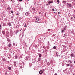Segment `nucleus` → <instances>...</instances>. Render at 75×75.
<instances>
[{
    "label": "nucleus",
    "instance_id": "15",
    "mask_svg": "<svg viewBox=\"0 0 75 75\" xmlns=\"http://www.w3.org/2000/svg\"><path fill=\"white\" fill-rule=\"evenodd\" d=\"M62 3L63 4H65V3H67V1H62Z\"/></svg>",
    "mask_w": 75,
    "mask_h": 75
},
{
    "label": "nucleus",
    "instance_id": "43",
    "mask_svg": "<svg viewBox=\"0 0 75 75\" xmlns=\"http://www.w3.org/2000/svg\"><path fill=\"white\" fill-rule=\"evenodd\" d=\"M57 3H59V1L58 0H57Z\"/></svg>",
    "mask_w": 75,
    "mask_h": 75
},
{
    "label": "nucleus",
    "instance_id": "34",
    "mask_svg": "<svg viewBox=\"0 0 75 75\" xmlns=\"http://www.w3.org/2000/svg\"><path fill=\"white\" fill-rule=\"evenodd\" d=\"M4 50H6L7 49V47H4Z\"/></svg>",
    "mask_w": 75,
    "mask_h": 75
},
{
    "label": "nucleus",
    "instance_id": "58",
    "mask_svg": "<svg viewBox=\"0 0 75 75\" xmlns=\"http://www.w3.org/2000/svg\"><path fill=\"white\" fill-rule=\"evenodd\" d=\"M73 18H72V17H71V20H72Z\"/></svg>",
    "mask_w": 75,
    "mask_h": 75
},
{
    "label": "nucleus",
    "instance_id": "29",
    "mask_svg": "<svg viewBox=\"0 0 75 75\" xmlns=\"http://www.w3.org/2000/svg\"><path fill=\"white\" fill-rule=\"evenodd\" d=\"M15 58L16 59H17V56H15Z\"/></svg>",
    "mask_w": 75,
    "mask_h": 75
},
{
    "label": "nucleus",
    "instance_id": "13",
    "mask_svg": "<svg viewBox=\"0 0 75 75\" xmlns=\"http://www.w3.org/2000/svg\"><path fill=\"white\" fill-rule=\"evenodd\" d=\"M11 43H10L8 45V47H11Z\"/></svg>",
    "mask_w": 75,
    "mask_h": 75
},
{
    "label": "nucleus",
    "instance_id": "11",
    "mask_svg": "<svg viewBox=\"0 0 75 75\" xmlns=\"http://www.w3.org/2000/svg\"><path fill=\"white\" fill-rule=\"evenodd\" d=\"M69 7H70V8H71V7H72V4H69Z\"/></svg>",
    "mask_w": 75,
    "mask_h": 75
},
{
    "label": "nucleus",
    "instance_id": "41",
    "mask_svg": "<svg viewBox=\"0 0 75 75\" xmlns=\"http://www.w3.org/2000/svg\"><path fill=\"white\" fill-rule=\"evenodd\" d=\"M27 49H25V52H26V51H27Z\"/></svg>",
    "mask_w": 75,
    "mask_h": 75
},
{
    "label": "nucleus",
    "instance_id": "61",
    "mask_svg": "<svg viewBox=\"0 0 75 75\" xmlns=\"http://www.w3.org/2000/svg\"><path fill=\"white\" fill-rule=\"evenodd\" d=\"M74 63L75 64V60H74Z\"/></svg>",
    "mask_w": 75,
    "mask_h": 75
},
{
    "label": "nucleus",
    "instance_id": "1",
    "mask_svg": "<svg viewBox=\"0 0 75 75\" xmlns=\"http://www.w3.org/2000/svg\"><path fill=\"white\" fill-rule=\"evenodd\" d=\"M29 57H28V56H26L25 57V60H26V61H28V58Z\"/></svg>",
    "mask_w": 75,
    "mask_h": 75
},
{
    "label": "nucleus",
    "instance_id": "25",
    "mask_svg": "<svg viewBox=\"0 0 75 75\" xmlns=\"http://www.w3.org/2000/svg\"><path fill=\"white\" fill-rule=\"evenodd\" d=\"M47 3L48 4H51V1H48Z\"/></svg>",
    "mask_w": 75,
    "mask_h": 75
},
{
    "label": "nucleus",
    "instance_id": "46",
    "mask_svg": "<svg viewBox=\"0 0 75 75\" xmlns=\"http://www.w3.org/2000/svg\"><path fill=\"white\" fill-rule=\"evenodd\" d=\"M8 59H10L11 58V57H9L8 56Z\"/></svg>",
    "mask_w": 75,
    "mask_h": 75
},
{
    "label": "nucleus",
    "instance_id": "63",
    "mask_svg": "<svg viewBox=\"0 0 75 75\" xmlns=\"http://www.w3.org/2000/svg\"><path fill=\"white\" fill-rule=\"evenodd\" d=\"M39 21V19H38L37 20V21Z\"/></svg>",
    "mask_w": 75,
    "mask_h": 75
},
{
    "label": "nucleus",
    "instance_id": "28",
    "mask_svg": "<svg viewBox=\"0 0 75 75\" xmlns=\"http://www.w3.org/2000/svg\"><path fill=\"white\" fill-rule=\"evenodd\" d=\"M35 23H40V21H35Z\"/></svg>",
    "mask_w": 75,
    "mask_h": 75
},
{
    "label": "nucleus",
    "instance_id": "5",
    "mask_svg": "<svg viewBox=\"0 0 75 75\" xmlns=\"http://www.w3.org/2000/svg\"><path fill=\"white\" fill-rule=\"evenodd\" d=\"M41 57L38 58V62H40V61H41Z\"/></svg>",
    "mask_w": 75,
    "mask_h": 75
},
{
    "label": "nucleus",
    "instance_id": "51",
    "mask_svg": "<svg viewBox=\"0 0 75 75\" xmlns=\"http://www.w3.org/2000/svg\"><path fill=\"white\" fill-rule=\"evenodd\" d=\"M20 57V58H22V56L21 55Z\"/></svg>",
    "mask_w": 75,
    "mask_h": 75
},
{
    "label": "nucleus",
    "instance_id": "3",
    "mask_svg": "<svg viewBox=\"0 0 75 75\" xmlns=\"http://www.w3.org/2000/svg\"><path fill=\"white\" fill-rule=\"evenodd\" d=\"M29 14H30V13L29 12H26L25 13V16H28Z\"/></svg>",
    "mask_w": 75,
    "mask_h": 75
},
{
    "label": "nucleus",
    "instance_id": "21",
    "mask_svg": "<svg viewBox=\"0 0 75 75\" xmlns=\"http://www.w3.org/2000/svg\"><path fill=\"white\" fill-rule=\"evenodd\" d=\"M8 69L9 70H11V68L10 67H8Z\"/></svg>",
    "mask_w": 75,
    "mask_h": 75
},
{
    "label": "nucleus",
    "instance_id": "16",
    "mask_svg": "<svg viewBox=\"0 0 75 75\" xmlns=\"http://www.w3.org/2000/svg\"><path fill=\"white\" fill-rule=\"evenodd\" d=\"M68 62L69 63H70V64H72V61L71 60H69L68 61Z\"/></svg>",
    "mask_w": 75,
    "mask_h": 75
},
{
    "label": "nucleus",
    "instance_id": "22",
    "mask_svg": "<svg viewBox=\"0 0 75 75\" xmlns=\"http://www.w3.org/2000/svg\"><path fill=\"white\" fill-rule=\"evenodd\" d=\"M8 25H9V26H11L12 25H11V24L10 23H8Z\"/></svg>",
    "mask_w": 75,
    "mask_h": 75
},
{
    "label": "nucleus",
    "instance_id": "59",
    "mask_svg": "<svg viewBox=\"0 0 75 75\" xmlns=\"http://www.w3.org/2000/svg\"><path fill=\"white\" fill-rule=\"evenodd\" d=\"M19 20H21V18H19Z\"/></svg>",
    "mask_w": 75,
    "mask_h": 75
},
{
    "label": "nucleus",
    "instance_id": "33",
    "mask_svg": "<svg viewBox=\"0 0 75 75\" xmlns=\"http://www.w3.org/2000/svg\"><path fill=\"white\" fill-rule=\"evenodd\" d=\"M62 66H64V63H63L62 64Z\"/></svg>",
    "mask_w": 75,
    "mask_h": 75
},
{
    "label": "nucleus",
    "instance_id": "32",
    "mask_svg": "<svg viewBox=\"0 0 75 75\" xmlns=\"http://www.w3.org/2000/svg\"><path fill=\"white\" fill-rule=\"evenodd\" d=\"M14 4V1H12V5H13Z\"/></svg>",
    "mask_w": 75,
    "mask_h": 75
},
{
    "label": "nucleus",
    "instance_id": "62",
    "mask_svg": "<svg viewBox=\"0 0 75 75\" xmlns=\"http://www.w3.org/2000/svg\"><path fill=\"white\" fill-rule=\"evenodd\" d=\"M66 62H68V61H67V60H66Z\"/></svg>",
    "mask_w": 75,
    "mask_h": 75
},
{
    "label": "nucleus",
    "instance_id": "14",
    "mask_svg": "<svg viewBox=\"0 0 75 75\" xmlns=\"http://www.w3.org/2000/svg\"><path fill=\"white\" fill-rule=\"evenodd\" d=\"M2 60L3 61H7V60L5 58H3Z\"/></svg>",
    "mask_w": 75,
    "mask_h": 75
},
{
    "label": "nucleus",
    "instance_id": "47",
    "mask_svg": "<svg viewBox=\"0 0 75 75\" xmlns=\"http://www.w3.org/2000/svg\"><path fill=\"white\" fill-rule=\"evenodd\" d=\"M23 37H24V35L23 34L22 36V38H23Z\"/></svg>",
    "mask_w": 75,
    "mask_h": 75
},
{
    "label": "nucleus",
    "instance_id": "40",
    "mask_svg": "<svg viewBox=\"0 0 75 75\" xmlns=\"http://www.w3.org/2000/svg\"><path fill=\"white\" fill-rule=\"evenodd\" d=\"M52 11H55V10H54V8L52 9Z\"/></svg>",
    "mask_w": 75,
    "mask_h": 75
},
{
    "label": "nucleus",
    "instance_id": "60",
    "mask_svg": "<svg viewBox=\"0 0 75 75\" xmlns=\"http://www.w3.org/2000/svg\"><path fill=\"white\" fill-rule=\"evenodd\" d=\"M60 13L59 12H58V14H59Z\"/></svg>",
    "mask_w": 75,
    "mask_h": 75
},
{
    "label": "nucleus",
    "instance_id": "6",
    "mask_svg": "<svg viewBox=\"0 0 75 75\" xmlns=\"http://www.w3.org/2000/svg\"><path fill=\"white\" fill-rule=\"evenodd\" d=\"M14 65L15 67H16V65H17V63H16V61H15L14 63Z\"/></svg>",
    "mask_w": 75,
    "mask_h": 75
},
{
    "label": "nucleus",
    "instance_id": "54",
    "mask_svg": "<svg viewBox=\"0 0 75 75\" xmlns=\"http://www.w3.org/2000/svg\"><path fill=\"white\" fill-rule=\"evenodd\" d=\"M43 48H44V49H45V46H43Z\"/></svg>",
    "mask_w": 75,
    "mask_h": 75
},
{
    "label": "nucleus",
    "instance_id": "45",
    "mask_svg": "<svg viewBox=\"0 0 75 75\" xmlns=\"http://www.w3.org/2000/svg\"><path fill=\"white\" fill-rule=\"evenodd\" d=\"M48 31H50L51 30H50V29H48Z\"/></svg>",
    "mask_w": 75,
    "mask_h": 75
},
{
    "label": "nucleus",
    "instance_id": "53",
    "mask_svg": "<svg viewBox=\"0 0 75 75\" xmlns=\"http://www.w3.org/2000/svg\"><path fill=\"white\" fill-rule=\"evenodd\" d=\"M8 57H10V58H11V56H9Z\"/></svg>",
    "mask_w": 75,
    "mask_h": 75
},
{
    "label": "nucleus",
    "instance_id": "42",
    "mask_svg": "<svg viewBox=\"0 0 75 75\" xmlns=\"http://www.w3.org/2000/svg\"><path fill=\"white\" fill-rule=\"evenodd\" d=\"M19 31V30H18L17 31H16V33H18V32Z\"/></svg>",
    "mask_w": 75,
    "mask_h": 75
},
{
    "label": "nucleus",
    "instance_id": "52",
    "mask_svg": "<svg viewBox=\"0 0 75 75\" xmlns=\"http://www.w3.org/2000/svg\"><path fill=\"white\" fill-rule=\"evenodd\" d=\"M1 25L0 24V29H1Z\"/></svg>",
    "mask_w": 75,
    "mask_h": 75
},
{
    "label": "nucleus",
    "instance_id": "48",
    "mask_svg": "<svg viewBox=\"0 0 75 75\" xmlns=\"http://www.w3.org/2000/svg\"><path fill=\"white\" fill-rule=\"evenodd\" d=\"M56 13H57L58 12V11L57 10V9L56 10Z\"/></svg>",
    "mask_w": 75,
    "mask_h": 75
},
{
    "label": "nucleus",
    "instance_id": "19",
    "mask_svg": "<svg viewBox=\"0 0 75 75\" xmlns=\"http://www.w3.org/2000/svg\"><path fill=\"white\" fill-rule=\"evenodd\" d=\"M63 37H67V34H65L63 36Z\"/></svg>",
    "mask_w": 75,
    "mask_h": 75
},
{
    "label": "nucleus",
    "instance_id": "2",
    "mask_svg": "<svg viewBox=\"0 0 75 75\" xmlns=\"http://www.w3.org/2000/svg\"><path fill=\"white\" fill-rule=\"evenodd\" d=\"M39 73L40 75H41V74H42V73H43V71L42 70H40L39 71Z\"/></svg>",
    "mask_w": 75,
    "mask_h": 75
},
{
    "label": "nucleus",
    "instance_id": "27",
    "mask_svg": "<svg viewBox=\"0 0 75 75\" xmlns=\"http://www.w3.org/2000/svg\"><path fill=\"white\" fill-rule=\"evenodd\" d=\"M64 30L62 29V32H61V33H63V32H64Z\"/></svg>",
    "mask_w": 75,
    "mask_h": 75
},
{
    "label": "nucleus",
    "instance_id": "56",
    "mask_svg": "<svg viewBox=\"0 0 75 75\" xmlns=\"http://www.w3.org/2000/svg\"><path fill=\"white\" fill-rule=\"evenodd\" d=\"M54 75H58V74H57L55 73Z\"/></svg>",
    "mask_w": 75,
    "mask_h": 75
},
{
    "label": "nucleus",
    "instance_id": "9",
    "mask_svg": "<svg viewBox=\"0 0 75 75\" xmlns=\"http://www.w3.org/2000/svg\"><path fill=\"white\" fill-rule=\"evenodd\" d=\"M38 55L39 56V58H41V57H42V55L41 54H38Z\"/></svg>",
    "mask_w": 75,
    "mask_h": 75
},
{
    "label": "nucleus",
    "instance_id": "49",
    "mask_svg": "<svg viewBox=\"0 0 75 75\" xmlns=\"http://www.w3.org/2000/svg\"><path fill=\"white\" fill-rule=\"evenodd\" d=\"M64 28H66V27H67V25H65V26H64Z\"/></svg>",
    "mask_w": 75,
    "mask_h": 75
},
{
    "label": "nucleus",
    "instance_id": "31",
    "mask_svg": "<svg viewBox=\"0 0 75 75\" xmlns=\"http://www.w3.org/2000/svg\"><path fill=\"white\" fill-rule=\"evenodd\" d=\"M49 48H50V46H47V49H49Z\"/></svg>",
    "mask_w": 75,
    "mask_h": 75
},
{
    "label": "nucleus",
    "instance_id": "57",
    "mask_svg": "<svg viewBox=\"0 0 75 75\" xmlns=\"http://www.w3.org/2000/svg\"><path fill=\"white\" fill-rule=\"evenodd\" d=\"M5 74H6V75L7 74V71H6V73H5Z\"/></svg>",
    "mask_w": 75,
    "mask_h": 75
},
{
    "label": "nucleus",
    "instance_id": "10",
    "mask_svg": "<svg viewBox=\"0 0 75 75\" xmlns=\"http://www.w3.org/2000/svg\"><path fill=\"white\" fill-rule=\"evenodd\" d=\"M53 48L54 49V50H56V49H57V46H54Z\"/></svg>",
    "mask_w": 75,
    "mask_h": 75
},
{
    "label": "nucleus",
    "instance_id": "39",
    "mask_svg": "<svg viewBox=\"0 0 75 75\" xmlns=\"http://www.w3.org/2000/svg\"><path fill=\"white\" fill-rule=\"evenodd\" d=\"M53 3V1H50V3Z\"/></svg>",
    "mask_w": 75,
    "mask_h": 75
},
{
    "label": "nucleus",
    "instance_id": "18",
    "mask_svg": "<svg viewBox=\"0 0 75 75\" xmlns=\"http://www.w3.org/2000/svg\"><path fill=\"white\" fill-rule=\"evenodd\" d=\"M7 9L10 10H11V8L8 7V8H7Z\"/></svg>",
    "mask_w": 75,
    "mask_h": 75
},
{
    "label": "nucleus",
    "instance_id": "50",
    "mask_svg": "<svg viewBox=\"0 0 75 75\" xmlns=\"http://www.w3.org/2000/svg\"><path fill=\"white\" fill-rule=\"evenodd\" d=\"M23 0H19V1H22Z\"/></svg>",
    "mask_w": 75,
    "mask_h": 75
},
{
    "label": "nucleus",
    "instance_id": "35",
    "mask_svg": "<svg viewBox=\"0 0 75 75\" xmlns=\"http://www.w3.org/2000/svg\"><path fill=\"white\" fill-rule=\"evenodd\" d=\"M23 67H24V66L23 65V66H21L20 67V68H23Z\"/></svg>",
    "mask_w": 75,
    "mask_h": 75
},
{
    "label": "nucleus",
    "instance_id": "30",
    "mask_svg": "<svg viewBox=\"0 0 75 75\" xmlns=\"http://www.w3.org/2000/svg\"><path fill=\"white\" fill-rule=\"evenodd\" d=\"M32 10H33V11H35V8H32Z\"/></svg>",
    "mask_w": 75,
    "mask_h": 75
},
{
    "label": "nucleus",
    "instance_id": "8",
    "mask_svg": "<svg viewBox=\"0 0 75 75\" xmlns=\"http://www.w3.org/2000/svg\"><path fill=\"white\" fill-rule=\"evenodd\" d=\"M15 73L17 75L18 74V70H16L15 71Z\"/></svg>",
    "mask_w": 75,
    "mask_h": 75
},
{
    "label": "nucleus",
    "instance_id": "20",
    "mask_svg": "<svg viewBox=\"0 0 75 75\" xmlns=\"http://www.w3.org/2000/svg\"><path fill=\"white\" fill-rule=\"evenodd\" d=\"M2 34L3 35H5V32H4V31H2Z\"/></svg>",
    "mask_w": 75,
    "mask_h": 75
},
{
    "label": "nucleus",
    "instance_id": "36",
    "mask_svg": "<svg viewBox=\"0 0 75 75\" xmlns=\"http://www.w3.org/2000/svg\"><path fill=\"white\" fill-rule=\"evenodd\" d=\"M14 15H13V16L11 17V18H14Z\"/></svg>",
    "mask_w": 75,
    "mask_h": 75
},
{
    "label": "nucleus",
    "instance_id": "64",
    "mask_svg": "<svg viewBox=\"0 0 75 75\" xmlns=\"http://www.w3.org/2000/svg\"><path fill=\"white\" fill-rule=\"evenodd\" d=\"M7 62L8 63H10V62L9 61H8Z\"/></svg>",
    "mask_w": 75,
    "mask_h": 75
},
{
    "label": "nucleus",
    "instance_id": "37",
    "mask_svg": "<svg viewBox=\"0 0 75 75\" xmlns=\"http://www.w3.org/2000/svg\"><path fill=\"white\" fill-rule=\"evenodd\" d=\"M11 13H13V11L11 10Z\"/></svg>",
    "mask_w": 75,
    "mask_h": 75
},
{
    "label": "nucleus",
    "instance_id": "7",
    "mask_svg": "<svg viewBox=\"0 0 75 75\" xmlns=\"http://www.w3.org/2000/svg\"><path fill=\"white\" fill-rule=\"evenodd\" d=\"M13 45L14 46H17V43H16H16H13Z\"/></svg>",
    "mask_w": 75,
    "mask_h": 75
},
{
    "label": "nucleus",
    "instance_id": "38",
    "mask_svg": "<svg viewBox=\"0 0 75 75\" xmlns=\"http://www.w3.org/2000/svg\"><path fill=\"white\" fill-rule=\"evenodd\" d=\"M25 25H24V27H26V23H25Z\"/></svg>",
    "mask_w": 75,
    "mask_h": 75
},
{
    "label": "nucleus",
    "instance_id": "44",
    "mask_svg": "<svg viewBox=\"0 0 75 75\" xmlns=\"http://www.w3.org/2000/svg\"><path fill=\"white\" fill-rule=\"evenodd\" d=\"M19 15V13H17L16 14V16H18Z\"/></svg>",
    "mask_w": 75,
    "mask_h": 75
},
{
    "label": "nucleus",
    "instance_id": "12",
    "mask_svg": "<svg viewBox=\"0 0 75 75\" xmlns=\"http://www.w3.org/2000/svg\"><path fill=\"white\" fill-rule=\"evenodd\" d=\"M74 53H71L70 54V56H71V57H74Z\"/></svg>",
    "mask_w": 75,
    "mask_h": 75
},
{
    "label": "nucleus",
    "instance_id": "55",
    "mask_svg": "<svg viewBox=\"0 0 75 75\" xmlns=\"http://www.w3.org/2000/svg\"><path fill=\"white\" fill-rule=\"evenodd\" d=\"M35 18L36 19V20H37V17H35Z\"/></svg>",
    "mask_w": 75,
    "mask_h": 75
},
{
    "label": "nucleus",
    "instance_id": "23",
    "mask_svg": "<svg viewBox=\"0 0 75 75\" xmlns=\"http://www.w3.org/2000/svg\"><path fill=\"white\" fill-rule=\"evenodd\" d=\"M67 67H69V66H70V64H67Z\"/></svg>",
    "mask_w": 75,
    "mask_h": 75
},
{
    "label": "nucleus",
    "instance_id": "24",
    "mask_svg": "<svg viewBox=\"0 0 75 75\" xmlns=\"http://www.w3.org/2000/svg\"><path fill=\"white\" fill-rule=\"evenodd\" d=\"M63 30H66V28H63Z\"/></svg>",
    "mask_w": 75,
    "mask_h": 75
},
{
    "label": "nucleus",
    "instance_id": "26",
    "mask_svg": "<svg viewBox=\"0 0 75 75\" xmlns=\"http://www.w3.org/2000/svg\"><path fill=\"white\" fill-rule=\"evenodd\" d=\"M19 10H21V7H20L19 8Z\"/></svg>",
    "mask_w": 75,
    "mask_h": 75
},
{
    "label": "nucleus",
    "instance_id": "17",
    "mask_svg": "<svg viewBox=\"0 0 75 75\" xmlns=\"http://www.w3.org/2000/svg\"><path fill=\"white\" fill-rule=\"evenodd\" d=\"M22 62V64H23V65H24L25 64V63L24 62Z\"/></svg>",
    "mask_w": 75,
    "mask_h": 75
},
{
    "label": "nucleus",
    "instance_id": "4",
    "mask_svg": "<svg viewBox=\"0 0 75 75\" xmlns=\"http://www.w3.org/2000/svg\"><path fill=\"white\" fill-rule=\"evenodd\" d=\"M55 55L57 57V58L58 57V52H56Z\"/></svg>",
    "mask_w": 75,
    "mask_h": 75
}]
</instances>
